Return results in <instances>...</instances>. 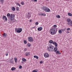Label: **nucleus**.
<instances>
[{
	"label": "nucleus",
	"instance_id": "2eb2a0df",
	"mask_svg": "<svg viewBox=\"0 0 72 72\" xmlns=\"http://www.w3.org/2000/svg\"><path fill=\"white\" fill-rule=\"evenodd\" d=\"M12 11H15V8L14 7L12 6Z\"/></svg>",
	"mask_w": 72,
	"mask_h": 72
},
{
	"label": "nucleus",
	"instance_id": "6ab92c4d",
	"mask_svg": "<svg viewBox=\"0 0 72 72\" xmlns=\"http://www.w3.org/2000/svg\"><path fill=\"white\" fill-rule=\"evenodd\" d=\"M56 18H60V16L58 15L56 16Z\"/></svg>",
	"mask_w": 72,
	"mask_h": 72
},
{
	"label": "nucleus",
	"instance_id": "864d4df0",
	"mask_svg": "<svg viewBox=\"0 0 72 72\" xmlns=\"http://www.w3.org/2000/svg\"><path fill=\"white\" fill-rule=\"evenodd\" d=\"M15 22V21H14V22Z\"/></svg>",
	"mask_w": 72,
	"mask_h": 72
},
{
	"label": "nucleus",
	"instance_id": "2f4dec72",
	"mask_svg": "<svg viewBox=\"0 0 72 72\" xmlns=\"http://www.w3.org/2000/svg\"><path fill=\"white\" fill-rule=\"evenodd\" d=\"M24 44H26L27 43V41H26V40H24Z\"/></svg>",
	"mask_w": 72,
	"mask_h": 72
},
{
	"label": "nucleus",
	"instance_id": "412c9836",
	"mask_svg": "<svg viewBox=\"0 0 72 72\" xmlns=\"http://www.w3.org/2000/svg\"><path fill=\"white\" fill-rule=\"evenodd\" d=\"M71 21V19L69 18H68L67 19V22H70Z\"/></svg>",
	"mask_w": 72,
	"mask_h": 72
},
{
	"label": "nucleus",
	"instance_id": "ddd939ff",
	"mask_svg": "<svg viewBox=\"0 0 72 72\" xmlns=\"http://www.w3.org/2000/svg\"><path fill=\"white\" fill-rule=\"evenodd\" d=\"M57 50H58V48H57V47H55L54 48L53 51H54L55 52H56V51H57Z\"/></svg>",
	"mask_w": 72,
	"mask_h": 72
},
{
	"label": "nucleus",
	"instance_id": "473e14b6",
	"mask_svg": "<svg viewBox=\"0 0 72 72\" xmlns=\"http://www.w3.org/2000/svg\"><path fill=\"white\" fill-rule=\"evenodd\" d=\"M36 69H35L32 72H37V71H36Z\"/></svg>",
	"mask_w": 72,
	"mask_h": 72
},
{
	"label": "nucleus",
	"instance_id": "6e6552de",
	"mask_svg": "<svg viewBox=\"0 0 72 72\" xmlns=\"http://www.w3.org/2000/svg\"><path fill=\"white\" fill-rule=\"evenodd\" d=\"M49 56V54L47 53H45L44 55V57L45 58H48Z\"/></svg>",
	"mask_w": 72,
	"mask_h": 72
},
{
	"label": "nucleus",
	"instance_id": "bb28decb",
	"mask_svg": "<svg viewBox=\"0 0 72 72\" xmlns=\"http://www.w3.org/2000/svg\"><path fill=\"white\" fill-rule=\"evenodd\" d=\"M66 30V28H65L64 29H61V30L62 32H64Z\"/></svg>",
	"mask_w": 72,
	"mask_h": 72
},
{
	"label": "nucleus",
	"instance_id": "e433bc0d",
	"mask_svg": "<svg viewBox=\"0 0 72 72\" xmlns=\"http://www.w3.org/2000/svg\"><path fill=\"white\" fill-rule=\"evenodd\" d=\"M53 27L55 28H56V27H57V26L56 25H53Z\"/></svg>",
	"mask_w": 72,
	"mask_h": 72
},
{
	"label": "nucleus",
	"instance_id": "1a4fd4ad",
	"mask_svg": "<svg viewBox=\"0 0 72 72\" xmlns=\"http://www.w3.org/2000/svg\"><path fill=\"white\" fill-rule=\"evenodd\" d=\"M27 18H28V19L30 18L31 17V16L30 14V13H28V14L26 15Z\"/></svg>",
	"mask_w": 72,
	"mask_h": 72
},
{
	"label": "nucleus",
	"instance_id": "f03ea898",
	"mask_svg": "<svg viewBox=\"0 0 72 72\" xmlns=\"http://www.w3.org/2000/svg\"><path fill=\"white\" fill-rule=\"evenodd\" d=\"M50 31L51 33V35H55L57 32V29L55 28H52L50 29Z\"/></svg>",
	"mask_w": 72,
	"mask_h": 72
},
{
	"label": "nucleus",
	"instance_id": "f3484780",
	"mask_svg": "<svg viewBox=\"0 0 72 72\" xmlns=\"http://www.w3.org/2000/svg\"><path fill=\"white\" fill-rule=\"evenodd\" d=\"M22 60L23 62H26V59H25L24 58H22Z\"/></svg>",
	"mask_w": 72,
	"mask_h": 72
},
{
	"label": "nucleus",
	"instance_id": "cd10ccee",
	"mask_svg": "<svg viewBox=\"0 0 72 72\" xmlns=\"http://www.w3.org/2000/svg\"><path fill=\"white\" fill-rule=\"evenodd\" d=\"M16 4L17 5H18L20 7L21 6V4H19V3H17Z\"/></svg>",
	"mask_w": 72,
	"mask_h": 72
},
{
	"label": "nucleus",
	"instance_id": "20e7f679",
	"mask_svg": "<svg viewBox=\"0 0 72 72\" xmlns=\"http://www.w3.org/2000/svg\"><path fill=\"white\" fill-rule=\"evenodd\" d=\"M51 45L50 44V46L48 47V50L50 51H54V47Z\"/></svg>",
	"mask_w": 72,
	"mask_h": 72
},
{
	"label": "nucleus",
	"instance_id": "a18cd8bd",
	"mask_svg": "<svg viewBox=\"0 0 72 72\" xmlns=\"http://www.w3.org/2000/svg\"><path fill=\"white\" fill-rule=\"evenodd\" d=\"M10 63H13V61L11 60L10 61Z\"/></svg>",
	"mask_w": 72,
	"mask_h": 72
},
{
	"label": "nucleus",
	"instance_id": "ea45409f",
	"mask_svg": "<svg viewBox=\"0 0 72 72\" xmlns=\"http://www.w3.org/2000/svg\"><path fill=\"white\" fill-rule=\"evenodd\" d=\"M22 68V66H20L19 67V69H21V68Z\"/></svg>",
	"mask_w": 72,
	"mask_h": 72
},
{
	"label": "nucleus",
	"instance_id": "0eeeda50",
	"mask_svg": "<svg viewBox=\"0 0 72 72\" xmlns=\"http://www.w3.org/2000/svg\"><path fill=\"white\" fill-rule=\"evenodd\" d=\"M3 19L4 21L5 20L6 21H7V18H6V16L3 15Z\"/></svg>",
	"mask_w": 72,
	"mask_h": 72
},
{
	"label": "nucleus",
	"instance_id": "de8ad7c7",
	"mask_svg": "<svg viewBox=\"0 0 72 72\" xmlns=\"http://www.w3.org/2000/svg\"><path fill=\"white\" fill-rule=\"evenodd\" d=\"M30 22H32V20H30L29 21Z\"/></svg>",
	"mask_w": 72,
	"mask_h": 72
},
{
	"label": "nucleus",
	"instance_id": "b1692460",
	"mask_svg": "<svg viewBox=\"0 0 72 72\" xmlns=\"http://www.w3.org/2000/svg\"><path fill=\"white\" fill-rule=\"evenodd\" d=\"M49 42H50V44H52V43H53V42H53V41L52 40H50L49 41Z\"/></svg>",
	"mask_w": 72,
	"mask_h": 72
},
{
	"label": "nucleus",
	"instance_id": "5701e85b",
	"mask_svg": "<svg viewBox=\"0 0 72 72\" xmlns=\"http://www.w3.org/2000/svg\"><path fill=\"white\" fill-rule=\"evenodd\" d=\"M14 59L15 60V63H17V58L16 57H15L14 58Z\"/></svg>",
	"mask_w": 72,
	"mask_h": 72
},
{
	"label": "nucleus",
	"instance_id": "7c9ffc66",
	"mask_svg": "<svg viewBox=\"0 0 72 72\" xmlns=\"http://www.w3.org/2000/svg\"><path fill=\"white\" fill-rule=\"evenodd\" d=\"M21 5H24V2H22L21 3Z\"/></svg>",
	"mask_w": 72,
	"mask_h": 72
},
{
	"label": "nucleus",
	"instance_id": "603ef678",
	"mask_svg": "<svg viewBox=\"0 0 72 72\" xmlns=\"http://www.w3.org/2000/svg\"><path fill=\"white\" fill-rule=\"evenodd\" d=\"M47 1H49V0H46Z\"/></svg>",
	"mask_w": 72,
	"mask_h": 72
},
{
	"label": "nucleus",
	"instance_id": "49530a36",
	"mask_svg": "<svg viewBox=\"0 0 72 72\" xmlns=\"http://www.w3.org/2000/svg\"><path fill=\"white\" fill-rule=\"evenodd\" d=\"M27 49L25 48V49H24V51H27Z\"/></svg>",
	"mask_w": 72,
	"mask_h": 72
},
{
	"label": "nucleus",
	"instance_id": "c756f323",
	"mask_svg": "<svg viewBox=\"0 0 72 72\" xmlns=\"http://www.w3.org/2000/svg\"><path fill=\"white\" fill-rule=\"evenodd\" d=\"M58 33H62V30H59Z\"/></svg>",
	"mask_w": 72,
	"mask_h": 72
},
{
	"label": "nucleus",
	"instance_id": "c03bdc74",
	"mask_svg": "<svg viewBox=\"0 0 72 72\" xmlns=\"http://www.w3.org/2000/svg\"><path fill=\"white\" fill-rule=\"evenodd\" d=\"M68 25L69 24L70 26H71V24H70V22H69V23L68 22Z\"/></svg>",
	"mask_w": 72,
	"mask_h": 72
},
{
	"label": "nucleus",
	"instance_id": "72a5a7b5",
	"mask_svg": "<svg viewBox=\"0 0 72 72\" xmlns=\"http://www.w3.org/2000/svg\"><path fill=\"white\" fill-rule=\"evenodd\" d=\"M46 16V14H43L42 13V16Z\"/></svg>",
	"mask_w": 72,
	"mask_h": 72
},
{
	"label": "nucleus",
	"instance_id": "39448f33",
	"mask_svg": "<svg viewBox=\"0 0 72 72\" xmlns=\"http://www.w3.org/2000/svg\"><path fill=\"white\" fill-rule=\"evenodd\" d=\"M22 31V29L21 28H15V32H17V33H21Z\"/></svg>",
	"mask_w": 72,
	"mask_h": 72
},
{
	"label": "nucleus",
	"instance_id": "dca6fc26",
	"mask_svg": "<svg viewBox=\"0 0 72 72\" xmlns=\"http://www.w3.org/2000/svg\"><path fill=\"white\" fill-rule=\"evenodd\" d=\"M15 69H16V68L15 67H12L11 69L12 71H14V70H15Z\"/></svg>",
	"mask_w": 72,
	"mask_h": 72
},
{
	"label": "nucleus",
	"instance_id": "58836bf2",
	"mask_svg": "<svg viewBox=\"0 0 72 72\" xmlns=\"http://www.w3.org/2000/svg\"><path fill=\"white\" fill-rule=\"evenodd\" d=\"M39 15H42V13H39Z\"/></svg>",
	"mask_w": 72,
	"mask_h": 72
},
{
	"label": "nucleus",
	"instance_id": "09e8293b",
	"mask_svg": "<svg viewBox=\"0 0 72 72\" xmlns=\"http://www.w3.org/2000/svg\"><path fill=\"white\" fill-rule=\"evenodd\" d=\"M66 33H69V32H67Z\"/></svg>",
	"mask_w": 72,
	"mask_h": 72
},
{
	"label": "nucleus",
	"instance_id": "3c124183",
	"mask_svg": "<svg viewBox=\"0 0 72 72\" xmlns=\"http://www.w3.org/2000/svg\"><path fill=\"white\" fill-rule=\"evenodd\" d=\"M35 27H32V28H35Z\"/></svg>",
	"mask_w": 72,
	"mask_h": 72
},
{
	"label": "nucleus",
	"instance_id": "9d476101",
	"mask_svg": "<svg viewBox=\"0 0 72 72\" xmlns=\"http://www.w3.org/2000/svg\"><path fill=\"white\" fill-rule=\"evenodd\" d=\"M56 54H61V53L59 50L57 51L56 52Z\"/></svg>",
	"mask_w": 72,
	"mask_h": 72
},
{
	"label": "nucleus",
	"instance_id": "a19ab883",
	"mask_svg": "<svg viewBox=\"0 0 72 72\" xmlns=\"http://www.w3.org/2000/svg\"><path fill=\"white\" fill-rule=\"evenodd\" d=\"M5 55H6V56H8V53L7 52L6 53Z\"/></svg>",
	"mask_w": 72,
	"mask_h": 72
},
{
	"label": "nucleus",
	"instance_id": "423d86ee",
	"mask_svg": "<svg viewBox=\"0 0 72 72\" xmlns=\"http://www.w3.org/2000/svg\"><path fill=\"white\" fill-rule=\"evenodd\" d=\"M28 40L29 41H31V42H32L33 41V38L32 37H28Z\"/></svg>",
	"mask_w": 72,
	"mask_h": 72
},
{
	"label": "nucleus",
	"instance_id": "f257e3e1",
	"mask_svg": "<svg viewBox=\"0 0 72 72\" xmlns=\"http://www.w3.org/2000/svg\"><path fill=\"white\" fill-rule=\"evenodd\" d=\"M7 16L8 17L9 20L12 21H13L15 18V15L13 14H12L10 15V14L8 13L7 14Z\"/></svg>",
	"mask_w": 72,
	"mask_h": 72
},
{
	"label": "nucleus",
	"instance_id": "9b49d317",
	"mask_svg": "<svg viewBox=\"0 0 72 72\" xmlns=\"http://www.w3.org/2000/svg\"><path fill=\"white\" fill-rule=\"evenodd\" d=\"M53 44L55 45V47H57V46H58V45H57V43L54 41L53 42Z\"/></svg>",
	"mask_w": 72,
	"mask_h": 72
},
{
	"label": "nucleus",
	"instance_id": "4468645a",
	"mask_svg": "<svg viewBox=\"0 0 72 72\" xmlns=\"http://www.w3.org/2000/svg\"><path fill=\"white\" fill-rule=\"evenodd\" d=\"M25 55L26 56H28L30 55V52H26L25 54Z\"/></svg>",
	"mask_w": 72,
	"mask_h": 72
},
{
	"label": "nucleus",
	"instance_id": "aec40b11",
	"mask_svg": "<svg viewBox=\"0 0 72 72\" xmlns=\"http://www.w3.org/2000/svg\"><path fill=\"white\" fill-rule=\"evenodd\" d=\"M68 15L69 16H72V14L70 13H68Z\"/></svg>",
	"mask_w": 72,
	"mask_h": 72
},
{
	"label": "nucleus",
	"instance_id": "c9c22d12",
	"mask_svg": "<svg viewBox=\"0 0 72 72\" xmlns=\"http://www.w3.org/2000/svg\"><path fill=\"white\" fill-rule=\"evenodd\" d=\"M43 62H43V61H40V64H42Z\"/></svg>",
	"mask_w": 72,
	"mask_h": 72
},
{
	"label": "nucleus",
	"instance_id": "8fccbe9b",
	"mask_svg": "<svg viewBox=\"0 0 72 72\" xmlns=\"http://www.w3.org/2000/svg\"><path fill=\"white\" fill-rule=\"evenodd\" d=\"M23 63H24V62L23 61H22V62H21V63H22V64H23Z\"/></svg>",
	"mask_w": 72,
	"mask_h": 72
},
{
	"label": "nucleus",
	"instance_id": "a878e982",
	"mask_svg": "<svg viewBox=\"0 0 72 72\" xmlns=\"http://www.w3.org/2000/svg\"><path fill=\"white\" fill-rule=\"evenodd\" d=\"M27 46H28V47H30V46H31V44L29 43H28Z\"/></svg>",
	"mask_w": 72,
	"mask_h": 72
},
{
	"label": "nucleus",
	"instance_id": "f704fd0d",
	"mask_svg": "<svg viewBox=\"0 0 72 72\" xmlns=\"http://www.w3.org/2000/svg\"><path fill=\"white\" fill-rule=\"evenodd\" d=\"M70 26H72V21H71L70 22Z\"/></svg>",
	"mask_w": 72,
	"mask_h": 72
},
{
	"label": "nucleus",
	"instance_id": "37998d69",
	"mask_svg": "<svg viewBox=\"0 0 72 72\" xmlns=\"http://www.w3.org/2000/svg\"><path fill=\"white\" fill-rule=\"evenodd\" d=\"M67 31H69V30H70V28H68V29H67Z\"/></svg>",
	"mask_w": 72,
	"mask_h": 72
},
{
	"label": "nucleus",
	"instance_id": "f8f14e48",
	"mask_svg": "<svg viewBox=\"0 0 72 72\" xmlns=\"http://www.w3.org/2000/svg\"><path fill=\"white\" fill-rule=\"evenodd\" d=\"M38 31H41L42 30V27H39L37 28Z\"/></svg>",
	"mask_w": 72,
	"mask_h": 72
},
{
	"label": "nucleus",
	"instance_id": "79ce46f5",
	"mask_svg": "<svg viewBox=\"0 0 72 72\" xmlns=\"http://www.w3.org/2000/svg\"><path fill=\"white\" fill-rule=\"evenodd\" d=\"M33 1H34L35 2H37V0H33Z\"/></svg>",
	"mask_w": 72,
	"mask_h": 72
},
{
	"label": "nucleus",
	"instance_id": "a211bd4d",
	"mask_svg": "<svg viewBox=\"0 0 72 72\" xmlns=\"http://www.w3.org/2000/svg\"><path fill=\"white\" fill-rule=\"evenodd\" d=\"M3 36L4 37H6V35H7V34L5 33H3Z\"/></svg>",
	"mask_w": 72,
	"mask_h": 72
},
{
	"label": "nucleus",
	"instance_id": "393cba45",
	"mask_svg": "<svg viewBox=\"0 0 72 72\" xmlns=\"http://www.w3.org/2000/svg\"><path fill=\"white\" fill-rule=\"evenodd\" d=\"M0 2L3 4L4 3V0H0Z\"/></svg>",
	"mask_w": 72,
	"mask_h": 72
},
{
	"label": "nucleus",
	"instance_id": "4be33fe9",
	"mask_svg": "<svg viewBox=\"0 0 72 72\" xmlns=\"http://www.w3.org/2000/svg\"><path fill=\"white\" fill-rule=\"evenodd\" d=\"M34 57L35 58H37V59H39V57L35 55L34 56Z\"/></svg>",
	"mask_w": 72,
	"mask_h": 72
},
{
	"label": "nucleus",
	"instance_id": "7ed1b4c3",
	"mask_svg": "<svg viewBox=\"0 0 72 72\" xmlns=\"http://www.w3.org/2000/svg\"><path fill=\"white\" fill-rule=\"evenodd\" d=\"M42 9L43 10H44L46 12H50V10L46 6L43 7Z\"/></svg>",
	"mask_w": 72,
	"mask_h": 72
},
{
	"label": "nucleus",
	"instance_id": "4c0bfd02",
	"mask_svg": "<svg viewBox=\"0 0 72 72\" xmlns=\"http://www.w3.org/2000/svg\"><path fill=\"white\" fill-rule=\"evenodd\" d=\"M39 24V22H36V23H35V24L36 25H38V24Z\"/></svg>",
	"mask_w": 72,
	"mask_h": 72
},
{
	"label": "nucleus",
	"instance_id": "c85d7f7f",
	"mask_svg": "<svg viewBox=\"0 0 72 72\" xmlns=\"http://www.w3.org/2000/svg\"><path fill=\"white\" fill-rule=\"evenodd\" d=\"M16 10H17V11H18L19 10V7H17L16 8Z\"/></svg>",
	"mask_w": 72,
	"mask_h": 72
}]
</instances>
